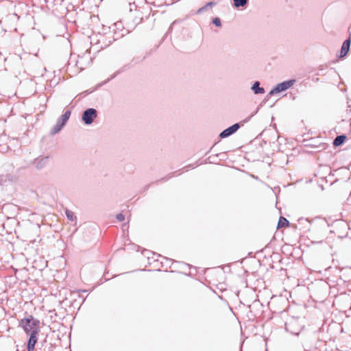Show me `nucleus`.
Returning a JSON list of instances; mask_svg holds the SVG:
<instances>
[{
    "label": "nucleus",
    "instance_id": "obj_10",
    "mask_svg": "<svg viewBox=\"0 0 351 351\" xmlns=\"http://www.w3.org/2000/svg\"><path fill=\"white\" fill-rule=\"evenodd\" d=\"M346 136L344 134L337 136L333 141L334 146H340L341 145L346 141Z\"/></svg>",
    "mask_w": 351,
    "mask_h": 351
},
{
    "label": "nucleus",
    "instance_id": "obj_15",
    "mask_svg": "<svg viewBox=\"0 0 351 351\" xmlns=\"http://www.w3.org/2000/svg\"><path fill=\"white\" fill-rule=\"evenodd\" d=\"M129 69V66L128 65H125L123 66L121 69L118 70L117 71H116L112 75V77H110V80L111 79H113L118 74L126 71L127 69ZM110 79L108 80V81H109Z\"/></svg>",
    "mask_w": 351,
    "mask_h": 351
},
{
    "label": "nucleus",
    "instance_id": "obj_18",
    "mask_svg": "<svg viewBox=\"0 0 351 351\" xmlns=\"http://www.w3.org/2000/svg\"><path fill=\"white\" fill-rule=\"evenodd\" d=\"M80 291H82V292H86L87 291L86 290H81Z\"/></svg>",
    "mask_w": 351,
    "mask_h": 351
},
{
    "label": "nucleus",
    "instance_id": "obj_6",
    "mask_svg": "<svg viewBox=\"0 0 351 351\" xmlns=\"http://www.w3.org/2000/svg\"><path fill=\"white\" fill-rule=\"evenodd\" d=\"M38 332H34L33 333L29 334V337L27 341V351H34L36 343L38 341Z\"/></svg>",
    "mask_w": 351,
    "mask_h": 351
},
{
    "label": "nucleus",
    "instance_id": "obj_17",
    "mask_svg": "<svg viewBox=\"0 0 351 351\" xmlns=\"http://www.w3.org/2000/svg\"><path fill=\"white\" fill-rule=\"evenodd\" d=\"M116 218L119 221H123L125 219V215L122 213H119L117 215Z\"/></svg>",
    "mask_w": 351,
    "mask_h": 351
},
{
    "label": "nucleus",
    "instance_id": "obj_12",
    "mask_svg": "<svg viewBox=\"0 0 351 351\" xmlns=\"http://www.w3.org/2000/svg\"><path fill=\"white\" fill-rule=\"evenodd\" d=\"M249 0H233V5L235 8L245 7L247 5Z\"/></svg>",
    "mask_w": 351,
    "mask_h": 351
},
{
    "label": "nucleus",
    "instance_id": "obj_19",
    "mask_svg": "<svg viewBox=\"0 0 351 351\" xmlns=\"http://www.w3.org/2000/svg\"><path fill=\"white\" fill-rule=\"evenodd\" d=\"M303 220H304V219H303L302 218H301V219H299V221H303Z\"/></svg>",
    "mask_w": 351,
    "mask_h": 351
},
{
    "label": "nucleus",
    "instance_id": "obj_1",
    "mask_svg": "<svg viewBox=\"0 0 351 351\" xmlns=\"http://www.w3.org/2000/svg\"><path fill=\"white\" fill-rule=\"evenodd\" d=\"M39 320L35 319L33 316L29 315L27 317L22 319L20 322L19 326H21L24 331L28 335L33 333L34 331L36 332H39Z\"/></svg>",
    "mask_w": 351,
    "mask_h": 351
},
{
    "label": "nucleus",
    "instance_id": "obj_13",
    "mask_svg": "<svg viewBox=\"0 0 351 351\" xmlns=\"http://www.w3.org/2000/svg\"><path fill=\"white\" fill-rule=\"evenodd\" d=\"M216 5V3L214 2V1H210L208 3H207L204 6L200 8L198 10H197V14H201L202 12H204L205 10H207V8L208 7H213L214 5Z\"/></svg>",
    "mask_w": 351,
    "mask_h": 351
},
{
    "label": "nucleus",
    "instance_id": "obj_7",
    "mask_svg": "<svg viewBox=\"0 0 351 351\" xmlns=\"http://www.w3.org/2000/svg\"><path fill=\"white\" fill-rule=\"evenodd\" d=\"M350 38H348L343 41L340 50L339 58H343L347 56L350 51Z\"/></svg>",
    "mask_w": 351,
    "mask_h": 351
},
{
    "label": "nucleus",
    "instance_id": "obj_11",
    "mask_svg": "<svg viewBox=\"0 0 351 351\" xmlns=\"http://www.w3.org/2000/svg\"><path fill=\"white\" fill-rule=\"evenodd\" d=\"M289 225V221L284 217H280L278 220V228L287 227Z\"/></svg>",
    "mask_w": 351,
    "mask_h": 351
},
{
    "label": "nucleus",
    "instance_id": "obj_4",
    "mask_svg": "<svg viewBox=\"0 0 351 351\" xmlns=\"http://www.w3.org/2000/svg\"><path fill=\"white\" fill-rule=\"evenodd\" d=\"M97 116V111L93 108L85 110L82 115V119L86 125H90Z\"/></svg>",
    "mask_w": 351,
    "mask_h": 351
},
{
    "label": "nucleus",
    "instance_id": "obj_9",
    "mask_svg": "<svg viewBox=\"0 0 351 351\" xmlns=\"http://www.w3.org/2000/svg\"><path fill=\"white\" fill-rule=\"evenodd\" d=\"M251 89L256 95L265 93V89L260 86V82L258 81H256L252 84Z\"/></svg>",
    "mask_w": 351,
    "mask_h": 351
},
{
    "label": "nucleus",
    "instance_id": "obj_2",
    "mask_svg": "<svg viewBox=\"0 0 351 351\" xmlns=\"http://www.w3.org/2000/svg\"><path fill=\"white\" fill-rule=\"evenodd\" d=\"M295 83V80H289L276 84L269 93V95H274L288 90Z\"/></svg>",
    "mask_w": 351,
    "mask_h": 351
},
{
    "label": "nucleus",
    "instance_id": "obj_5",
    "mask_svg": "<svg viewBox=\"0 0 351 351\" xmlns=\"http://www.w3.org/2000/svg\"><path fill=\"white\" fill-rule=\"evenodd\" d=\"M241 127V124L239 123H236L233 124L232 125L228 127V128L223 130L220 134L219 137L221 138H227L234 133H235Z\"/></svg>",
    "mask_w": 351,
    "mask_h": 351
},
{
    "label": "nucleus",
    "instance_id": "obj_8",
    "mask_svg": "<svg viewBox=\"0 0 351 351\" xmlns=\"http://www.w3.org/2000/svg\"><path fill=\"white\" fill-rule=\"evenodd\" d=\"M49 162V157H43L41 158H36L35 160L36 167L37 169L40 170L45 168Z\"/></svg>",
    "mask_w": 351,
    "mask_h": 351
},
{
    "label": "nucleus",
    "instance_id": "obj_16",
    "mask_svg": "<svg viewBox=\"0 0 351 351\" xmlns=\"http://www.w3.org/2000/svg\"><path fill=\"white\" fill-rule=\"evenodd\" d=\"M213 23L216 26V27H221V20L218 17H215L213 19Z\"/></svg>",
    "mask_w": 351,
    "mask_h": 351
},
{
    "label": "nucleus",
    "instance_id": "obj_14",
    "mask_svg": "<svg viewBox=\"0 0 351 351\" xmlns=\"http://www.w3.org/2000/svg\"><path fill=\"white\" fill-rule=\"evenodd\" d=\"M65 214H66L67 219L69 221H74L76 219V217L75 216L74 213L72 211H71L68 209H66Z\"/></svg>",
    "mask_w": 351,
    "mask_h": 351
},
{
    "label": "nucleus",
    "instance_id": "obj_3",
    "mask_svg": "<svg viewBox=\"0 0 351 351\" xmlns=\"http://www.w3.org/2000/svg\"><path fill=\"white\" fill-rule=\"evenodd\" d=\"M71 112L70 110H66L64 112V113L61 116V117L58 119L57 123L51 130V134L54 135L58 133L63 128V127L66 125L67 121L69 120L71 116Z\"/></svg>",
    "mask_w": 351,
    "mask_h": 351
}]
</instances>
